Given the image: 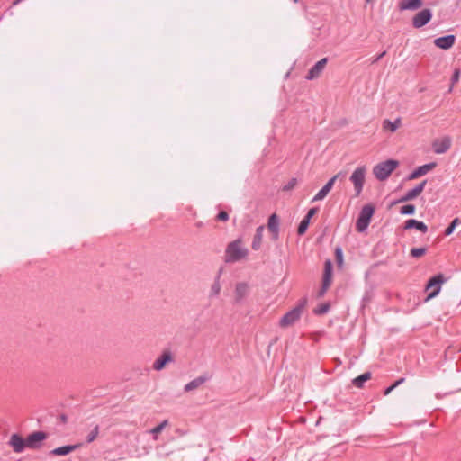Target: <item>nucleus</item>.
<instances>
[{
    "instance_id": "f257e3e1",
    "label": "nucleus",
    "mask_w": 461,
    "mask_h": 461,
    "mask_svg": "<svg viewBox=\"0 0 461 461\" xmlns=\"http://www.w3.org/2000/svg\"><path fill=\"white\" fill-rule=\"evenodd\" d=\"M249 254L248 249L242 246V240L237 239L229 243L225 249V262L234 263L245 258Z\"/></svg>"
},
{
    "instance_id": "f03ea898",
    "label": "nucleus",
    "mask_w": 461,
    "mask_h": 461,
    "mask_svg": "<svg viewBox=\"0 0 461 461\" xmlns=\"http://www.w3.org/2000/svg\"><path fill=\"white\" fill-rule=\"evenodd\" d=\"M398 166L399 162L397 160L388 159L375 165L373 168V174L379 181H384Z\"/></svg>"
},
{
    "instance_id": "7ed1b4c3",
    "label": "nucleus",
    "mask_w": 461,
    "mask_h": 461,
    "mask_svg": "<svg viewBox=\"0 0 461 461\" xmlns=\"http://www.w3.org/2000/svg\"><path fill=\"white\" fill-rule=\"evenodd\" d=\"M306 304V299H302L298 304L294 307L292 310L287 312L279 321V326L281 328H286L288 326L293 325L295 321H297L303 313V311Z\"/></svg>"
},
{
    "instance_id": "20e7f679",
    "label": "nucleus",
    "mask_w": 461,
    "mask_h": 461,
    "mask_svg": "<svg viewBox=\"0 0 461 461\" xmlns=\"http://www.w3.org/2000/svg\"><path fill=\"white\" fill-rule=\"evenodd\" d=\"M374 212L375 207L372 204H366L362 207L356 221V230L358 232L362 233L366 230Z\"/></svg>"
},
{
    "instance_id": "39448f33",
    "label": "nucleus",
    "mask_w": 461,
    "mask_h": 461,
    "mask_svg": "<svg viewBox=\"0 0 461 461\" xmlns=\"http://www.w3.org/2000/svg\"><path fill=\"white\" fill-rule=\"evenodd\" d=\"M445 277L442 274H438L430 277L425 286V290L429 292L426 302L437 296L440 290L441 285L445 282Z\"/></svg>"
},
{
    "instance_id": "423d86ee",
    "label": "nucleus",
    "mask_w": 461,
    "mask_h": 461,
    "mask_svg": "<svg viewBox=\"0 0 461 461\" xmlns=\"http://www.w3.org/2000/svg\"><path fill=\"white\" fill-rule=\"evenodd\" d=\"M365 176H366V167H358L354 170L350 176V181L354 185V188L356 191V194L359 195L363 190L364 183H365Z\"/></svg>"
},
{
    "instance_id": "0eeeda50",
    "label": "nucleus",
    "mask_w": 461,
    "mask_h": 461,
    "mask_svg": "<svg viewBox=\"0 0 461 461\" xmlns=\"http://www.w3.org/2000/svg\"><path fill=\"white\" fill-rule=\"evenodd\" d=\"M432 11L429 8H424L418 12L412 18V26L415 29H420L428 24L432 19Z\"/></svg>"
},
{
    "instance_id": "6e6552de",
    "label": "nucleus",
    "mask_w": 461,
    "mask_h": 461,
    "mask_svg": "<svg viewBox=\"0 0 461 461\" xmlns=\"http://www.w3.org/2000/svg\"><path fill=\"white\" fill-rule=\"evenodd\" d=\"M46 438L47 433L44 431H35L31 433L26 438L27 448L39 449L42 445V441L45 440Z\"/></svg>"
},
{
    "instance_id": "1a4fd4ad",
    "label": "nucleus",
    "mask_w": 461,
    "mask_h": 461,
    "mask_svg": "<svg viewBox=\"0 0 461 461\" xmlns=\"http://www.w3.org/2000/svg\"><path fill=\"white\" fill-rule=\"evenodd\" d=\"M344 176L341 172L338 173L337 175L333 176L325 185L316 194V195L312 198V202H317L323 200L327 194L330 193V191L332 189L335 181L340 176Z\"/></svg>"
},
{
    "instance_id": "9d476101",
    "label": "nucleus",
    "mask_w": 461,
    "mask_h": 461,
    "mask_svg": "<svg viewBox=\"0 0 461 461\" xmlns=\"http://www.w3.org/2000/svg\"><path fill=\"white\" fill-rule=\"evenodd\" d=\"M249 294V285L246 282L237 283L234 290V303L240 304Z\"/></svg>"
},
{
    "instance_id": "9b49d317",
    "label": "nucleus",
    "mask_w": 461,
    "mask_h": 461,
    "mask_svg": "<svg viewBox=\"0 0 461 461\" xmlns=\"http://www.w3.org/2000/svg\"><path fill=\"white\" fill-rule=\"evenodd\" d=\"M426 184H427V180H423L421 183L417 185L414 188L409 190L403 196H402L397 202H394L393 203H405V202L411 201V200L415 199L424 190Z\"/></svg>"
},
{
    "instance_id": "f8f14e48",
    "label": "nucleus",
    "mask_w": 461,
    "mask_h": 461,
    "mask_svg": "<svg viewBox=\"0 0 461 461\" xmlns=\"http://www.w3.org/2000/svg\"><path fill=\"white\" fill-rule=\"evenodd\" d=\"M8 445L15 453H22L25 448H27L26 438H23L17 433H14L10 437Z\"/></svg>"
},
{
    "instance_id": "ddd939ff",
    "label": "nucleus",
    "mask_w": 461,
    "mask_h": 461,
    "mask_svg": "<svg viewBox=\"0 0 461 461\" xmlns=\"http://www.w3.org/2000/svg\"><path fill=\"white\" fill-rule=\"evenodd\" d=\"M328 62L327 58H323L321 60L317 61L308 71L305 78L307 80H313L320 77L322 70L324 69L326 64Z\"/></svg>"
},
{
    "instance_id": "4468645a",
    "label": "nucleus",
    "mask_w": 461,
    "mask_h": 461,
    "mask_svg": "<svg viewBox=\"0 0 461 461\" xmlns=\"http://www.w3.org/2000/svg\"><path fill=\"white\" fill-rule=\"evenodd\" d=\"M451 147V140L449 137L435 140L432 143L433 151L436 154H444Z\"/></svg>"
},
{
    "instance_id": "2eb2a0df",
    "label": "nucleus",
    "mask_w": 461,
    "mask_h": 461,
    "mask_svg": "<svg viewBox=\"0 0 461 461\" xmlns=\"http://www.w3.org/2000/svg\"><path fill=\"white\" fill-rule=\"evenodd\" d=\"M437 166V163L436 162H430V163H428V164H424L422 166H420L418 167L415 170H413L408 176H407V179L408 180H413V179H417L424 175H426L427 173H429V171H431L432 169H434Z\"/></svg>"
},
{
    "instance_id": "dca6fc26",
    "label": "nucleus",
    "mask_w": 461,
    "mask_h": 461,
    "mask_svg": "<svg viewBox=\"0 0 461 461\" xmlns=\"http://www.w3.org/2000/svg\"><path fill=\"white\" fill-rule=\"evenodd\" d=\"M456 42V36L453 34H448L446 36L438 37L434 40V44L436 47L441 50H449L454 46Z\"/></svg>"
},
{
    "instance_id": "f3484780",
    "label": "nucleus",
    "mask_w": 461,
    "mask_h": 461,
    "mask_svg": "<svg viewBox=\"0 0 461 461\" xmlns=\"http://www.w3.org/2000/svg\"><path fill=\"white\" fill-rule=\"evenodd\" d=\"M211 379V375H208V374H203L194 379H193L192 381H190L189 383H187L185 385V392L188 393V392H191V391H194L197 388H199L200 386H202L203 384H205L207 381H209Z\"/></svg>"
},
{
    "instance_id": "a211bd4d",
    "label": "nucleus",
    "mask_w": 461,
    "mask_h": 461,
    "mask_svg": "<svg viewBox=\"0 0 461 461\" xmlns=\"http://www.w3.org/2000/svg\"><path fill=\"white\" fill-rule=\"evenodd\" d=\"M173 361V357L170 351L166 350L162 353V355L156 359V361L153 364V369L156 371L162 370L167 364Z\"/></svg>"
},
{
    "instance_id": "6ab92c4d",
    "label": "nucleus",
    "mask_w": 461,
    "mask_h": 461,
    "mask_svg": "<svg viewBox=\"0 0 461 461\" xmlns=\"http://www.w3.org/2000/svg\"><path fill=\"white\" fill-rule=\"evenodd\" d=\"M267 228L272 234L274 240L278 239L279 236V218L276 213L269 216L267 221Z\"/></svg>"
},
{
    "instance_id": "aec40b11",
    "label": "nucleus",
    "mask_w": 461,
    "mask_h": 461,
    "mask_svg": "<svg viewBox=\"0 0 461 461\" xmlns=\"http://www.w3.org/2000/svg\"><path fill=\"white\" fill-rule=\"evenodd\" d=\"M404 230L416 229L422 233L428 231V226L423 222L416 219H409L404 222Z\"/></svg>"
},
{
    "instance_id": "412c9836",
    "label": "nucleus",
    "mask_w": 461,
    "mask_h": 461,
    "mask_svg": "<svg viewBox=\"0 0 461 461\" xmlns=\"http://www.w3.org/2000/svg\"><path fill=\"white\" fill-rule=\"evenodd\" d=\"M264 230H265L264 225H260L256 229V233L253 237L252 243H251L252 249L258 250L261 248Z\"/></svg>"
},
{
    "instance_id": "4be33fe9",
    "label": "nucleus",
    "mask_w": 461,
    "mask_h": 461,
    "mask_svg": "<svg viewBox=\"0 0 461 461\" xmlns=\"http://www.w3.org/2000/svg\"><path fill=\"white\" fill-rule=\"evenodd\" d=\"M422 0H402L400 10H416L422 6Z\"/></svg>"
},
{
    "instance_id": "5701e85b",
    "label": "nucleus",
    "mask_w": 461,
    "mask_h": 461,
    "mask_svg": "<svg viewBox=\"0 0 461 461\" xmlns=\"http://www.w3.org/2000/svg\"><path fill=\"white\" fill-rule=\"evenodd\" d=\"M77 447L78 445L62 446L52 449L50 454L52 456H67L76 450Z\"/></svg>"
},
{
    "instance_id": "b1692460",
    "label": "nucleus",
    "mask_w": 461,
    "mask_h": 461,
    "mask_svg": "<svg viewBox=\"0 0 461 461\" xmlns=\"http://www.w3.org/2000/svg\"><path fill=\"white\" fill-rule=\"evenodd\" d=\"M371 378V373L370 372H365L358 375L357 377L354 378L352 380V384L354 386L357 388H363L364 384L368 381Z\"/></svg>"
},
{
    "instance_id": "393cba45",
    "label": "nucleus",
    "mask_w": 461,
    "mask_h": 461,
    "mask_svg": "<svg viewBox=\"0 0 461 461\" xmlns=\"http://www.w3.org/2000/svg\"><path fill=\"white\" fill-rule=\"evenodd\" d=\"M402 124L401 118H396L394 122H391L388 119L384 120L383 128L384 130H389L392 132H394Z\"/></svg>"
},
{
    "instance_id": "a878e982",
    "label": "nucleus",
    "mask_w": 461,
    "mask_h": 461,
    "mask_svg": "<svg viewBox=\"0 0 461 461\" xmlns=\"http://www.w3.org/2000/svg\"><path fill=\"white\" fill-rule=\"evenodd\" d=\"M221 275V271L220 270L217 276L215 277L213 284L211 286L210 297L218 296L221 292V285L220 283Z\"/></svg>"
},
{
    "instance_id": "bb28decb",
    "label": "nucleus",
    "mask_w": 461,
    "mask_h": 461,
    "mask_svg": "<svg viewBox=\"0 0 461 461\" xmlns=\"http://www.w3.org/2000/svg\"><path fill=\"white\" fill-rule=\"evenodd\" d=\"M332 279V263L330 259H327L324 263V273L322 281L331 283Z\"/></svg>"
},
{
    "instance_id": "cd10ccee",
    "label": "nucleus",
    "mask_w": 461,
    "mask_h": 461,
    "mask_svg": "<svg viewBox=\"0 0 461 461\" xmlns=\"http://www.w3.org/2000/svg\"><path fill=\"white\" fill-rule=\"evenodd\" d=\"M168 425V420H165L161 423H159L155 428L149 430V433L152 434L153 439L157 440L158 434Z\"/></svg>"
},
{
    "instance_id": "c85d7f7f",
    "label": "nucleus",
    "mask_w": 461,
    "mask_h": 461,
    "mask_svg": "<svg viewBox=\"0 0 461 461\" xmlns=\"http://www.w3.org/2000/svg\"><path fill=\"white\" fill-rule=\"evenodd\" d=\"M459 224H461V219H459V218H455V219L450 222V224L446 228V230H445V231H444V234H445L446 236H449V235H451V234L454 232V230H455L456 227L457 225H459Z\"/></svg>"
},
{
    "instance_id": "c756f323",
    "label": "nucleus",
    "mask_w": 461,
    "mask_h": 461,
    "mask_svg": "<svg viewBox=\"0 0 461 461\" xmlns=\"http://www.w3.org/2000/svg\"><path fill=\"white\" fill-rule=\"evenodd\" d=\"M309 224H310V220H309V218L304 217V218L301 221V222H300V224H299V226H298L297 233H298L299 235H303V234H304V233L306 232V230H307L308 227H309Z\"/></svg>"
},
{
    "instance_id": "7c9ffc66",
    "label": "nucleus",
    "mask_w": 461,
    "mask_h": 461,
    "mask_svg": "<svg viewBox=\"0 0 461 461\" xmlns=\"http://www.w3.org/2000/svg\"><path fill=\"white\" fill-rule=\"evenodd\" d=\"M415 210H416L415 205L406 204L401 208L400 213L402 215H412L415 213Z\"/></svg>"
},
{
    "instance_id": "2f4dec72",
    "label": "nucleus",
    "mask_w": 461,
    "mask_h": 461,
    "mask_svg": "<svg viewBox=\"0 0 461 461\" xmlns=\"http://www.w3.org/2000/svg\"><path fill=\"white\" fill-rule=\"evenodd\" d=\"M335 258L339 267H342L343 266V251L340 247H336L335 249Z\"/></svg>"
},
{
    "instance_id": "473e14b6",
    "label": "nucleus",
    "mask_w": 461,
    "mask_h": 461,
    "mask_svg": "<svg viewBox=\"0 0 461 461\" xmlns=\"http://www.w3.org/2000/svg\"><path fill=\"white\" fill-rule=\"evenodd\" d=\"M330 307V306L329 303H321L317 308H315L313 312L317 315H322L329 312Z\"/></svg>"
},
{
    "instance_id": "72a5a7b5",
    "label": "nucleus",
    "mask_w": 461,
    "mask_h": 461,
    "mask_svg": "<svg viewBox=\"0 0 461 461\" xmlns=\"http://www.w3.org/2000/svg\"><path fill=\"white\" fill-rule=\"evenodd\" d=\"M426 252H427L426 248H412L410 250V255L412 258H420V257L425 255Z\"/></svg>"
},
{
    "instance_id": "f704fd0d",
    "label": "nucleus",
    "mask_w": 461,
    "mask_h": 461,
    "mask_svg": "<svg viewBox=\"0 0 461 461\" xmlns=\"http://www.w3.org/2000/svg\"><path fill=\"white\" fill-rule=\"evenodd\" d=\"M98 434H99V426L95 425V428L86 436V442L87 443L93 442L97 438Z\"/></svg>"
},
{
    "instance_id": "c9c22d12",
    "label": "nucleus",
    "mask_w": 461,
    "mask_h": 461,
    "mask_svg": "<svg viewBox=\"0 0 461 461\" xmlns=\"http://www.w3.org/2000/svg\"><path fill=\"white\" fill-rule=\"evenodd\" d=\"M460 69L458 68H456L453 75H452V77H451V86L449 88V91H452V88H453V86L458 82L459 78H460Z\"/></svg>"
},
{
    "instance_id": "e433bc0d",
    "label": "nucleus",
    "mask_w": 461,
    "mask_h": 461,
    "mask_svg": "<svg viewBox=\"0 0 461 461\" xmlns=\"http://www.w3.org/2000/svg\"><path fill=\"white\" fill-rule=\"evenodd\" d=\"M297 184V179L296 178H291L287 184H285L284 186H283V190L284 191H290L292 189L294 188V186L296 185Z\"/></svg>"
},
{
    "instance_id": "4c0bfd02",
    "label": "nucleus",
    "mask_w": 461,
    "mask_h": 461,
    "mask_svg": "<svg viewBox=\"0 0 461 461\" xmlns=\"http://www.w3.org/2000/svg\"><path fill=\"white\" fill-rule=\"evenodd\" d=\"M331 283L330 282H325V281H322V285L321 287V289L319 290V293H318V296L319 297H322L325 293L327 292L328 288L330 287Z\"/></svg>"
},
{
    "instance_id": "58836bf2",
    "label": "nucleus",
    "mask_w": 461,
    "mask_h": 461,
    "mask_svg": "<svg viewBox=\"0 0 461 461\" xmlns=\"http://www.w3.org/2000/svg\"><path fill=\"white\" fill-rule=\"evenodd\" d=\"M216 219L221 221H226L229 220V214L225 211H221L217 214Z\"/></svg>"
},
{
    "instance_id": "ea45409f",
    "label": "nucleus",
    "mask_w": 461,
    "mask_h": 461,
    "mask_svg": "<svg viewBox=\"0 0 461 461\" xmlns=\"http://www.w3.org/2000/svg\"><path fill=\"white\" fill-rule=\"evenodd\" d=\"M318 212V208L317 207H313V208H311L306 215L304 217L306 218H309V220L311 221L312 217H313V215Z\"/></svg>"
},
{
    "instance_id": "a19ab883",
    "label": "nucleus",
    "mask_w": 461,
    "mask_h": 461,
    "mask_svg": "<svg viewBox=\"0 0 461 461\" xmlns=\"http://www.w3.org/2000/svg\"><path fill=\"white\" fill-rule=\"evenodd\" d=\"M385 54H386V51H383L380 54L376 55L375 57L372 58L371 63L375 64V63L378 62Z\"/></svg>"
},
{
    "instance_id": "79ce46f5",
    "label": "nucleus",
    "mask_w": 461,
    "mask_h": 461,
    "mask_svg": "<svg viewBox=\"0 0 461 461\" xmlns=\"http://www.w3.org/2000/svg\"><path fill=\"white\" fill-rule=\"evenodd\" d=\"M396 388V386H394V384H393L391 386L387 387L385 390H384V395H388L393 390H394Z\"/></svg>"
},
{
    "instance_id": "37998d69",
    "label": "nucleus",
    "mask_w": 461,
    "mask_h": 461,
    "mask_svg": "<svg viewBox=\"0 0 461 461\" xmlns=\"http://www.w3.org/2000/svg\"><path fill=\"white\" fill-rule=\"evenodd\" d=\"M404 381H405V379H404L403 377H402V378L398 379L397 381H395V382L393 383V384H394V386H396V387H397V386H399L400 384H402Z\"/></svg>"
},
{
    "instance_id": "c03bdc74",
    "label": "nucleus",
    "mask_w": 461,
    "mask_h": 461,
    "mask_svg": "<svg viewBox=\"0 0 461 461\" xmlns=\"http://www.w3.org/2000/svg\"><path fill=\"white\" fill-rule=\"evenodd\" d=\"M60 419H61V420H62L63 422H65V421L67 420V417H66V415H64V414H62V415L60 416Z\"/></svg>"
},
{
    "instance_id": "a18cd8bd",
    "label": "nucleus",
    "mask_w": 461,
    "mask_h": 461,
    "mask_svg": "<svg viewBox=\"0 0 461 461\" xmlns=\"http://www.w3.org/2000/svg\"><path fill=\"white\" fill-rule=\"evenodd\" d=\"M373 0H366V3H370L372 2Z\"/></svg>"
}]
</instances>
